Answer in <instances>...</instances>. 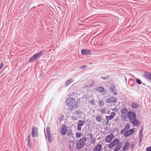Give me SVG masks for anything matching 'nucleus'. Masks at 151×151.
Wrapping results in <instances>:
<instances>
[{
	"label": "nucleus",
	"mask_w": 151,
	"mask_h": 151,
	"mask_svg": "<svg viewBox=\"0 0 151 151\" xmlns=\"http://www.w3.org/2000/svg\"><path fill=\"white\" fill-rule=\"evenodd\" d=\"M102 118V116L101 115L97 116L96 117V121L99 122H101Z\"/></svg>",
	"instance_id": "4be33fe9"
},
{
	"label": "nucleus",
	"mask_w": 151,
	"mask_h": 151,
	"mask_svg": "<svg viewBox=\"0 0 151 151\" xmlns=\"http://www.w3.org/2000/svg\"><path fill=\"white\" fill-rule=\"evenodd\" d=\"M106 120L108 122L109 121L112 119L113 118L110 115V116H106Z\"/></svg>",
	"instance_id": "cd10ccee"
},
{
	"label": "nucleus",
	"mask_w": 151,
	"mask_h": 151,
	"mask_svg": "<svg viewBox=\"0 0 151 151\" xmlns=\"http://www.w3.org/2000/svg\"><path fill=\"white\" fill-rule=\"evenodd\" d=\"M77 128H78V130H81V126H80V125L78 124Z\"/></svg>",
	"instance_id": "79ce46f5"
},
{
	"label": "nucleus",
	"mask_w": 151,
	"mask_h": 151,
	"mask_svg": "<svg viewBox=\"0 0 151 151\" xmlns=\"http://www.w3.org/2000/svg\"><path fill=\"white\" fill-rule=\"evenodd\" d=\"M28 137H29V135Z\"/></svg>",
	"instance_id": "8fccbe9b"
},
{
	"label": "nucleus",
	"mask_w": 151,
	"mask_h": 151,
	"mask_svg": "<svg viewBox=\"0 0 151 151\" xmlns=\"http://www.w3.org/2000/svg\"><path fill=\"white\" fill-rule=\"evenodd\" d=\"M36 60L34 56V55L32 56L29 59V61L31 62H35Z\"/></svg>",
	"instance_id": "412c9836"
},
{
	"label": "nucleus",
	"mask_w": 151,
	"mask_h": 151,
	"mask_svg": "<svg viewBox=\"0 0 151 151\" xmlns=\"http://www.w3.org/2000/svg\"><path fill=\"white\" fill-rule=\"evenodd\" d=\"M139 104L136 102H133L131 104L132 107L134 109L138 108L139 107Z\"/></svg>",
	"instance_id": "ddd939ff"
},
{
	"label": "nucleus",
	"mask_w": 151,
	"mask_h": 151,
	"mask_svg": "<svg viewBox=\"0 0 151 151\" xmlns=\"http://www.w3.org/2000/svg\"><path fill=\"white\" fill-rule=\"evenodd\" d=\"M81 134L80 133H78L76 134V137L78 138H79L81 137Z\"/></svg>",
	"instance_id": "473e14b6"
},
{
	"label": "nucleus",
	"mask_w": 151,
	"mask_h": 151,
	"mask_svg": "<svg viewBox=\"0 0 151 151\" xmlns=\"http://www.w3.org/2000/svg\"><path fill=\"white\" fill-rule=\"evenodd\" d=\"M75 99L74 98L70 97L67 99L66 102L67 104L70 106L72 109H76L78 106L79 102L78 101H76L75 102Z\"/></svg>",
	"instance_id": "f03ea898"
},
{
	"label": "nucleus",
	"mask_w": 151,
	"mask_h": 151,
	"mask_svg": "<svg viewBox=\"0 0 151 151\" xmlns=\"http://www.w3.org/2000/svg\"><path fill=\"white\" fill-rule=\"evenodd\" d=\"M94 101L93 100H91L90 101V103L92 104H93L94 103Z\"/></svg>",
	"instance_id": "a18cd8bd"
},
{
	"label": "nucleus",
	"mask_w": 151,
	"mask_h": 151,
	"mask_svg": "<svg viewBox=\"0 0 151 151\" xmlns=\"http://www.w3.org/2000/svg\"><path fill=\"white\" fill-rule=\"evenodd\" d=\"M86 140V139L85 137H83L80 139L77 143V148L78 149H80L83 147L84 146Z\"/></svg>",
	"instance_id": "7ed1b4c3"
},
{
	"label": "nucleus",
	"mask_w": 151,
	"mask_h": 151,
	"mask_svg": "<svg viewBox=\"0 0 151 151\" xmlns=\"http://www.w3.org/2000/svg\"><path fill=\"white\" fill-rule=\"evenodd\" d=\"M112 138L110 137V134L107 135L105 139V142L108 143H110L112 140Z\"/></svg>",
	"instance_id": "f3484780"
},
{
	"label": "nucleus",
	"mask_w": 151,
	"mask_h": 151,
	"mask_svg": "<svg viewBox=\"0 0 151 151\" xmlns=\"http://www.w3.org/2000/svg\"><path fill=\"white\" fill-rule=\"evenodd\" d=\"M119 142V140L117 139H116L109 145L108 148L110 149L111 148L115 145H118Z\"/></svg>",
	"instance_id": "20e7f679"
},
{
	"label": "nucleus",
	"mask_w": 151,
	"mask_h": 151,
	"mask_svg": "<svg viewBox=\"0 0 151 151\" xmlns=\"http://www.w3.org/2000/svg\"><path fill=\"white\" fill-rule=\"evenodd\" d=\"M146 151H151V146L147 147L146 148Z\"/></svg>",
	"instance_id": "4c0bfd02"
},
{
	"label": "nucleus",
	"mask_w": 151,
	"mask_h": 151,
	"mask_svg": "<svg viewBox=\"0 0 151 151\" xmlns=\"http://www.w3.org/2000/svg\"><path fill=\"white\" fill-rule=\"evenodd\" d=\"M143 77L151 81V73L147 72H145Z\"/></svg>",
	"instance_id": "f8f14e48"
},
{
	"label": "nucleus",
	"mask_w": 151,
	"mask_h": 151,
	"mask_svg": "<svg viewBox=\"0 0 151 151\" xmlns=\"http://www.w3.org/2000/svg\"><path fill=\"white\" fill-rule=\"evenodd\" d=\"M102 146L100 144H98L94 148V151H100Z\"/></svg>",
	"instance_id": "6ab92c4d"
},
{
	"label": "nucleus",
	"mask_w": 151,
	"mask_h": 151,
	"mask_svg": "<svg viewBox=\"0 0 151 151\" xmlns=\"http://www.w3.org/2000/svg\"><path fill=\"white\" fill-rule=\"evenodd\" d=\"M121 147V146L120 144H119L116 146L113 151H118Z\"/></svg>",
	"instance_id": "5701e85b"
},
{
	"label": "nucleus",
	"mask_w": 151,
	"mask_h": 151,
	"mask_svg": "<svg viewBox=\"0 0 151 151\" xmlns=\"http://www.w3.org/2000/svg\"><path fill=\"white\" fill-rule=\"evenodd\" d=\"M4 64L3 63H1V65H0V68H2L4 67Z\"/></svg>",
	"instance_id": "c03bdc74"
},
{
	"label": "nucleus",
	"mask_w": 151,
	"mask_h": 151,
	"mask_svg": "<svg viewBox=\"0 0 151 151\" xmlns=\"http://www.w3.org/2000/svg\"><path fill=\"white\" fill-rule=\"evenodd\" d=\"M1 68H0V70H1Z\"/></svg>",
	"instance_id": "3c124183"
},
{
	"label": "nucleus",
	"mask_w": 151,
	"mask_h": 151,
	"mask_svg": "<svg viewBox=\"0 0 151 151\" xmlns=\"http://www.w3.org/2000/svg\"><path fill=\"white\" fill-rule=\"evenodd\" d=\"M72 94H73H73H75V93H72Z\"/></svg>",
	"instance_id": "09e8293b"
},
{
	"label": "nucleus",
	"mask_w": 151,
	"mask_h": 151,
	"mask_svg": "<svg viewBox=\"0 0 151 151\" xmlns=\"http://www.w3.org/2000/svg\"><path fill=\"white\" fill-rule=\"evenodd\" d=\"M142 84L144 86L145 85L143 83H142Z\"/></svg>",
	"instance_id": "de8ad7c7"
},
{
	"label": "nucleus",
	"mask_w": 151,
	"mask_h": 151,
	"mask_svg": "<svg viewBox=\"0 0 151 151\" xmlns=\"http://www.w3.org/2000/svg\"><path fill=\"white\" fill-rule=\"evenodd\" d=\"M42 51H41L35 54L34 55V56L36 60L38 59L41 56L42 54Z\"/></svg>",
	"instance_id": "2eb2a0df"
},
{
	"label": "nucleus",
	"mask_w": 151,
	"mask_h": 151,
	"mask_svg": "<svg viewBox=\"0 0 151 151\" xmlns=\"http://www.w3.org/2000/svg\"><path fill=\"white\" fill-rule=\"evenodd\" d=\"M64 117V116L63 115H62L60 116L58 118V120L60 123L62 121Z\"/></svg>",
	"instance_id": "c756f323"
},
{
	"label": "nucleus",
	"mask_w": 151,
	"mask_h": 151,
	"mask_svg": "<svg viewBox=\"0 0 151 151\" xmlns=\"http://www.w3.org/2000/svg\"><path fill=\"white\" fill-rule=\"evenodd\" d=\"M81 53L83 55H91V51L89 50L82 49L81 50Z\"/></svg>",
	"instance_id": "1a4fd4ad"
},
{
	"label": "nucleus",
	"mask_w": 151,
	"mask_h": 151,
	"mask_svg": "<svg viewBox=\"0 0 151 151\" xmlns=\"http://www.w3.org/2000/svg\"><path fill=\"white\" fill-rule=\"evenodd\" d=\"M32 136L34 137H37V135L38 128L37 127H33L32 129Z\"/></svg>",
	"instance_id": "423d86ee"
},
{
	"label": "nucleus",
	"mask_w": 151,
	"mask_h": 151,
	"mask_svg": "<svg viewBox=\"0 0 151 151\" xmlns=\"http://www.w3.org/2000/svg\"><path fill=\"white\" fill-rule=\"evenodd\" d=\"M99 110L101 113L102 114H104L105 113L106 109L104 108L99 109Z\"/></svg>",
	"instance_id": "7c9ffc66"
},
{
	"label": "nucleus",
	"mask_w": 151,
	"mask_h": 151,
	"mask_svg": "<svg viewBox=\"0 0 151 151\" xmlns=\"http://www.w3.org/2000/svg\"><path fill=\"white\" fill-rule=\"evenodd\" d=\"M110 116L113 118L115 116V114L114 112L111 113Z\"/></svg>",
	"instance_id": "58836bf2"
},
{
	"label": "nucleus",
	"mask_w": 151,
	"mask_h": 151,
	"mask_svg": "<svg viewBox=\"0 0 151 151\" xmlns=\"http://www.w3.org/2000/svg\"><path fill=\"white\" fill-rule=\"evenodd\" d=\"M109 76H106V77H101V78L102 79H103V80H106V79H107L108 78H109Z\"/></svg>",
	"instance_id": "c9c22d12"
},
{
	"label": "nucleus",
	"mask_w": 151,
	"mask_h": 151,
	"mask_svg": "<svg viewBox=\"0 0 151 151\" xmlns=\"http://www.w3.org/2000/svg\"><path fill=\"white\" fill-rule=\"evenodd\" d=\"M129 146V143L128 142H126L124 145L123 148V151H126L128 149Z\"/></svg>",
	"instance_id": "4468645a"
},
{
	"label": "nucleus",
	"mask_w": 151,
	"mask_h": 151,
	"mask_svg": "<svg viewBox=\"0 0 151 151\" xmlns=\"http://www.w3.org/2000/svg\"><path fill=\"white\" fill-rule=\"evenodd\" d=\"M129 146L130 147V149H132L134 147V145L133 144H131L129 145Z\"/></svg>",
	"instance_id": "a19ab883"
},
{
	"label": "nucleus",
	"mask_w": 151,
	"mask_h": 151,
	"mask_svg": "<svg viewBox=\"0 0 151 151\" xmlns=\"http://www.w3.org/2000/svg\"><path fill=\"white\" fill-rule=\"evenodd\" d=\"M97 90L99 92H104L105 89L104 88L102 87H98L97 89Z\"/></svg>",
	"instance_id": "393cba45"
},
{
	"label": "nucleus",
	"mask_w": 151,
	"mask_h": 151,
	"mask_svg": "<svg viewBox=\"0 0 151 151\" xmlns=\"http://www.w3.org/2000/svg\"><path fill=\"white\" fill-rule=\"evenodd\" d=\"M98 105L99 107H101L103 106L104 105V101L102 100H99L98 101Z\"/></svg>",
	"instance_id": "b1692460"
},
{
	"label": "nucleus",
	"mask_w": 151,
	"mask_h": 151,
	"mask_svg": "<svg viewBox=\"0 0 151 151\" xmlns=\"http://www.w3.org/2000/svg\"><path fill=\"white\" fill-rule=\"evenodd\" d=\"M134 129L132 128L131 129H129L128 131H126L124 134V136L128 137L129 136L133 134L134 132Z\"/></svg>",
	"instance_id": "0eeeda50"
},
{
	"label": "nucleus",
	"mask_w": 151,
	"mask_h": 151,
	"mask_svg": "<svg viewBox=\"0 0 151 151\" xmlns=\"http://www.w3.org/2000/svg\"><path fill=\"white\" fill-rule=\"evenodd\" d=\"M116 99L115 97H112L108 99L106 101V102L107 103H115L116 101Z\"/></svg>",
	"instance_id": "9b49d317"
},
{
	"label": "nucleus",
	"mask_w": 151,
	"mask_h": 151,
	"mask_svg": "<svg viewBox=\"0 0 151 151\" xmlns=\"http://www.w3.org/2000/svg\"><path fill=\"white\" fill-rule=\"evenodd\" d=\"M85 122L84 121H83V122L81 120H79L78 121V124L80 125V126H83V122Z\"/></svg>",
	"instance_id": "c85d7f7f"
},
{
	"label": "nucleus",
	"mask_w": 151,
	"mask_h": 151,
	"mask_svg": "<svg viewBox=\"0 0 151 151\" xmlns=\"http://www.w3.org/2000/svg\"><path fill=\"white\" fill-rule=\"evenodd\" d=\"M90 137V140L91 143L93 144H95V139L93 137V135L92 134H89Z\"/></svg>",
	"instance_id": "dca6fc26"
},
{
	"label": "nucleus",
	"mask_w": 151,
	"mask_h": 151,
	"mask_svg": "<svg viewBox=\"0 0 151 151\" xmlns=\"http://www.w3.org/2000/svg\"><path fill=\"white\" fill-rule=\"evenodd\" d=\"M127 116L128 117L130 122L134 126H137L139 125L140 122L137 119L136 114L135 112L129 111L127 113Z\"/></svg>",
	"instance_id": "f257e3e1"
},
{
	"label": "nucleus",
	"mask_w": 151,
	"mask_h": 151,
	"mask_svg": "<svg viewBox=\"0 0 151 151\" xmlns=\"http://www.w3.org/2000/svg\"><path fill=\"white\" fill-rule=\"evenodd\" d=\"M28 145L30 147H31V144L29 142V139L28 140Z\"/></svg>",
	"instance_id": "ea45409f"
},
{
	"label": "nucleus",
	"mask_w": 151,
	"mask_h": 151,
	"mask_svg": "<svg viewBox=\"0 0 151 151\" xmlns=\"http://www.w3.org/2000/svg\"><path fill=\"white\" fill-rule=\"evenodd\" d=\"M136 82L138 84H141L142 83L141 81L139 79H137Z\"/></svg>",
	"instance_id": "f704fd0d"
},
{
	"label": "nucleus",
	"mask_w": 151,
	"mask_h": 151,
	"mask_svg": "<svg viewBox=\"0 0 151 151\" xmlns=\"http://www.w3.org/2000/svg\"><path fill=\"white\" fill-rule=\"evenodd\" d=\"M93 85L89 84V85H88V86H85V87L86 88L87 87H88L89 86V87H90L91 88L93 86Z\"/></svg>",
	"instance_id": "37998d69"
},
{
	"label": "nucleus",
	"mask_w": 151,
	"mask_h": 151,
	"mask_svg": "<svg viewBox=\"0 0 151 151\" xmlns=\"http://www.w3.org/2000/svg\"><path fill=\"white\" fill-rule=\"evenodd\" d=\"M143 138V135L142 134H139V144L141 143L142 139Z\"/></svg>",
	"instance_id": "a878e982"
},
{
	"label": "nucleus",
	"mask_w": 151,
	"mask_h": 151,
	"mask_svg": "<svg viewBox=\"0 0 151 151\" xmlns=\"http://www.w3.org/2000/svg\"><path fill=\"white\" fill-rule=\"evenodd\" d=\"M46 133H47V135H50V127L49 126H47L46 127Z\"/></svg>",
	"instance_id": "bb28decb"
},
{
	"label": "nucleus",
	"mask_w": 151,
	"mask_h": 151,
	"mask_svg": "<svg viewBox=\"0 0 151 151\" xmlns=\"http://www.w3.org/2000/svg\"><path fill=\"white\" fill-rule=\"evenodd\" d=\"M128 113L127 109L125 108H123L121 110L122 116H123L124 118H127Z\"/></svg>",
	"instance_id": "39448f33"
},
{
	"label": "nucleus",
	"mask_w": 151,
	"mask_h": 151,
	"mask_svg": "<svg viewBox=\"0 0 151 151\" xmlns=\"http://www.w3.org/2000/svg\"><path fill=\"white\" fill-rule=\"evenodd\" d=\"M87 67V66L86 65H84L79 67V68L80 69H83L86 68Z\"/></svg>",
	"instance_id": "72a5a7b5"
},
{
	"label": "nucleus",
	"mask_w": 151,
	"mask_h": 151,
	"mask_svg": "<svg viewBox=\"0 0 151 151\" xmlns=\"http://www.w3.org/2000/svg\"><path fill=\"white\" fill-rule=\"evenodd\" d=\"M73 81V80L72 78H70L67 80L65 82L66 86H69L71 83Z\"/></svg>",
	"instance_id": "a211bd4d"
},
{
	"label": "nucleus",
	"mask_w": 151,
	"mask_h": 151,
	"mask_svg": "<svg viewBox=\"0 0 151 151\" xmlns=\"http://www.w3.org/2000/svg\"><path fill=\"white\" fill-rule=\"evenodd\" d=\"M143 132V130L141 129L139 131V134H142V133Z\"/></svg>",
	"instance_id": "49530a36"
},
{
	"label": "nucleus",
	"mask_w": 151,
	"mask_h": 151,
	"mask_svg": "<svg viewBox=\"0 0 151 151\" xmlns=\"http://www.w3.org/2000/svg\"><path fill=\"white\" fill-rule=\"evenodd\" d=\"M110 91L112 92L114 95H116L117 94L116 92V88L115 86H112L109 88Z\"/></svg>",
	"instance_id": "6e6552de"
},
{
	"label": "nucleus",
	"mask_w": 151,
	"mask_h": 151,
	"mask_svg": "<svg viewBox=\"0 0 151 151\" xmlns=\"http://www.w3.org/2000/svg\"><path fill=\"white\" fill-rule=\"evenodd\" d=\"M130 124H127L125 127V129H128L130 128Z\"/></svg>",
	"instance_id": "2f4dec72"
},
{
	"label": "nucleus",
	"mask_w": 151,
	"mask_h": 151,
	"mask_svg": "<svg viewBox=\"0 0 151 151\" xmlns=\"http://www.w3.org/2000/svg\"><path fill=\"white\" fill-rule=\"evenodd\" d=\"M66 131V129L65 126L62 127L61 130V133L63 135H65Z\"/></svg>",
	"instance_id": "aec40b11"
},
{
	"label": "nucleus",
	"mask_w": 151,
	"mask_h": 151,
	"mask_svg": "<svg viewBox=\"0 0 151 151\" xmlns=\"http://www.w3.org/2000/svg\"><path fill=\"white\" fill-rule=\"evenodd\" d=\"M47 139L48 140V141H51V137H50V135H47Z\"/></svg>",
	"instance_id": "e433bc0d"
},
{
	"label": "nucleus",
	"mask_w": 151,
	"mask_h": 151,
	"mask_svg": "<svg viewBox=\"0 0 151 151\" xmlns=\"http://www.w3.org/2000/svg\"><path fill=\"white\" fill-rule=\"evenodd\" d=\"M74 144V142L73 141L69 140L68 147L69 149L71 151H73Z\"/></svg>",
	"instance_id": "9d476101"
}]
</instances>
